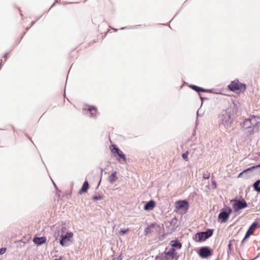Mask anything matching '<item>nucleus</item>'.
Instances as JSON below:
<instances>
[{"instance_id":"f257e3e1","label":"nucleus","mask_w":260,"mask_h":260,"mask_svg":"<svg viewBox=\"0 0 260 260\" xmlns=\"http://www.w3.org/2000/svg\"><path fill=\"white\" fill-rule=\"evenodd\" d=\"M237 112L236 107H230L223 111L219 115V118L220 122L225 126L229 127L233 122L234 116Z\"/></svg>"},{"instance_id":"f03ea898","label":"nucleus","mask_w":260,"mask_h":260,"mask_svg":"<svg viewBox=\"0 0 260 260\" xmlns=\"http://www.w3.org/2000/svg\"><path fill=\"white\" fill-rule=\"evenodd\" d=\"M73 233L71 232L67 231L66 228L61 229V235L60 244L62 246H68L73 241Z\"/></svg>"},{"instance_id":"7ed1b4c3","label":"nucleus","mask_w":260,"mask_h":260,"mask_svg":"<svg viewBox=\"0 0 260 260\" xmlns=\"http://www.w3.org/2000/svg\"><path fill=\"white\" fill-rule=\"evenodd\" d=\"M256 124L255 117H252L250 119L245 120L243 124L244 128L247 129L248 134L250 135L253 133L254 125Z\"/></svg>"},{"instance_id":"20e7f679","label":"nucleus","mask_w":260,"mask_h":260,"mask_svg":"<svg viewBox=\"0 0 260 260\" xmlns=\"http://www.w3.org/2000/svg\"><path fill=\"white\" fill-rule=\"evenodd\" d=\"M229 88L232 91L238 92L244 91L245 86L244 84L240 83L238 81H234L229 85Z\"/></svg>"},{"instance_id":"39448f33","label":"nucleus","mask_w":260,"mask_h":260,"mask_svg":"<svg viewBox=\"0 0 260 260\" xmlns=\"http://www.w3.org/2000/svg\"><path fill=\"white\" fill-rule=\"evenodd\" d=\"M213 234V230H208L204 232H200L196 234V237L198 238V241H203L211 237Z\"/></svg>"},{"instance_id":"423d86ee","label":"nucleus","mask_w":260,"mask_h":260,"mask_svg":"<svg viewBox=\"0 0 260 260\" xmlns=\"http://www.w3.org/2000/svg\"><path fill=\"white\" fill-rule=\"evenodd\" d=\"M166 260H177L178 256L174 248H171L169 250L165 252Z\"/></svg>"},{"instance_id":"0eeeda50","label":"nucleus","mask_w":260,"mask_h":260,"mask_svg":"<svg viewBox=\"0 0 260 260\" xmlns=\"http://www.w3.org/2000/svg\"><path fill=\"white\" fill-rule=\"evenodd\" d=\"M247 206V203L244 201H235L233 205V208L235 212L243 209Z\"/></svg>"},{"instance_id":"6e6552de","label":"nucleus","mask_w":260,"mask_h":260,"mask_svg":"<svg viewBox=\"0 0 260 260\" xmlns=\"http://www.w3.org/2000/svg\"><path fill=\"white\" fill-rule=\"evenodd\" d=\"M175 208L178 210H181L185 213L188 208V204L185 201H179L175 203Z\"/></svg>"},{"instance_id":"1a4fd4ad","label":"nucleus","mask_w":260,"mask_h":260,"mask_svg":"<svg viewBox=\"0 0 260 260\" xmlns=\"http://www.w3.org/2000/svg\"><path fill=\"white\" fill-rule=\"evenodd\" d=\"M231 212L232 209L230 208L228 209V212L222 211L220 212L218 215V219L220 220V222H225L228 220Z\"/></svg>"},{"instance_id":"9d476101","label":"nucleus","mask_w":260,"mask_h":260,"mask_svg":"<svg viewBox=\"0 0 260 260\" xmlns=\"http://www.w3.org/2000/svg\"><path fill=\"white\" fill-rule=\"evenodd\" d=\"M199 255L202 258H206L211 255V251L207 247H202L200 249Z\"/></svg>"},{"instance_id":"9b49d317","label":"nucleus","mask_w":260,"mask_h":260,"mask_svg":"<svg viewBox=\"0 0 260 260\" xmlns=\"http://www.w3.org/2000/svg\"><path fill=\"white\" fill-rule=\"evenodd\" d=\"M257 225V223L255 222L253 223L251 226L248 229V231H247L245 237L244 238L242 242L245 241L246 239L249 238L250 236L253 233V231L255 230L256 227Z\"/></svg>"},{"instance_id":"f8f14e48","label":"nucleus","mask_w":260,"mask_h":260,"mask_svg":"<svg viewBox=\"0 0 260 260\" xmlns=\"http://www.w3.org/2000/svg\"><path fill=\"white\" fill-rule=\"evenodd\" d=\"M111 151L114 153H116L121 158L123 159L124 160H125V155L119 149L118 147H116L115 146H112L111 147Z\"/></svg>"},{"instance_id":"ddd939ff","label":"nucleus","mask_w":260,"mask_h":260,"mask_svg":"<svg viewBox=\"0 0 260 260\" xmlns=\"http://www.w3.org/2000/svg\"><path fill=\"white\" fill-rule=\"evenodd\" d=\"M155 206V203L153 201L148 202L145 205L144 209L146 211L152 210Z\"/></svg>"},{"instance_id":"4468645a","label":"nucleus","mask_w":260,"mask_h":260,"mask_svg":"<svg viewBox=\"0 0 260 260\" xmlns=\"http://www.w3.org/2000/svg\"><path fill=\"white\" fill-rule=\"evenodd\" d=\"M117 172L115 171L109 177L108 180L110 183H113L117 180Z\"/></svg>"},{"instance_id":"2eb2a0df","label":"nucleus","mask_w":260,"mask_h":260,"mask_svg":"<svg viewBox=\"0 0 260 260\" xmlns=\"http://www.w3.org/2000/svg\"><path fill=\"white\" fill-rule=\"evenodd\" d=\"M89 184L87 181H85L83 184L82 187L79 190V193L82 194V193L86 192L88 188Z\"/></svg>"},{"instance_id":"dca6fc26","label":"nucleus","mask_w":260,"mask_h":260,"mask_svg":"<svg viewBox=\"0 0 260 260\" xmlns=\"http://www.w3.org/2000/svg\"><path fill=\"white\" fill-rule=\"evenodd\" d=\"M34 242L36 244H41L45 243V238L44 237L36 238L34 239Z\"/></svg>"},{"instance_id":"f3484780","label":"nucleus","mask_w":260,"mask_h":260,"mask_svg":"<svg viewBox=\"0 0 260 260\" xmlns=\"http://www.w3.org/2000/svg\"><path fill=\"white\" fill-rule=\"evenodd\" d=\"M259 167H260V164L258 165L255 166H252V167H250V168L247 169L246 170H244L242 172L240 173L239 175H238V177H240L243 173H244L247 171H251L253 169H255L256 168H259Z\"/></svg>"},{"instance_id":"a211bd4d","label":"nucleus","mask_w":260,"mask_h":260,"mask_svg":"<svg viewBox=\"0 0 260 260\" xmlns=\"http://www.w3.org/2000/svg\"><path fill=\"white\" fill-rule=\"evenodd\" d=\"M61 235V229L60 228H56V230L54 233V237L55 239L57 240L59 237H60Z\"/></svg>"},{"instance_id":"6ab92c4d","label":"nucleus","mask_w":260,"mask_h":260,"mask_svg":"<svg viewBox=\"0 0 260 260\" xmlns=\"http://www.w3.org/2000/svg\"><path fill=\"white\" fill-rule=\"evenodd\" d=\"M253 187L255 190H256L257 191H260V180L256 181L254 184H253Z\"/></svg>"},{"instance_id":"aec40b11","label":"nucleus","mask_w":260,"mask_h":260,"mask_svg":"<svg viewBox=\"0 0 260 260\" xmlns=\"http://www.w3.org/2000/svg\"><path fill=\"white\" fill-rule=\"evenodd\" d=\"M190 87L193 89H194V90L198 91V92H200V91H203V92H204V91H206V90L203 88H202L201 87H199L198 86H197L196 85H190Z\"/></svg>"},{"instance_id":"412c9836","label":"nucleus","mask_w":260,"mask_h":260,"mask_svg":"<svg viewBox=\"0 0 260 260\" xmlns=\"http://www.w3.org/2000/svg\"><path fill=\"white\" fill-rule=\"evenodd\" d=\"M129 231V229H126V230L121 229L118 232V235L123 236L125 234H127Z\"/></svg>"},{"instance_id":"4be33fe9","label":"nucleus","mask_w":260,"mask_h":260,"mask_svg":"<svg viewBox=\"0 0 260 260\" xmlns=\"http://www.w3.org/2000/svg\"><path fill=\"white\" fill-rule=\"evenodd\" d=\"M152 227H153V224H151V225L147 226V228L145 229V231H144L145 234V235H147V234L150 233V232H151V229Z\"/></svg>"},{"instance_id":"5701e85b","label":"nucleus","mask_w":260,"mask_h":260,"mask_svg":"<svg viewBox=\"0 0 260 260\" xmlns=\"http://www.w3.org/2000/svg\"><path fill=\"white\" fill-rule=\"evenodd\" d=\"M88 110L90 111L91 115L94 116L96 112V109L94 107H89Z\"/></svg>"},{"instance_id":"b1692460","label":"nucleus","mask_w":260,"mask_h":260,"mask_svg":"<svg viewBox=\"0 0 260 260\" xmlns=\"http://www.w3.org/2000/svg\"><path fill=\"white\" fill-rule=\"evenodd\" d=\"M172 248H174V247H178L179 249H180L181 247V245L180 243H178V242H174L172 244Z\"/></svg>"},{"instance_id":"393cba45","label":"nucleus","mask_w":260,"mask_h":260,"mask_svg":"<svg viewBox=\"0 0 260 260\" xmlns=\"http://www.w3.org/2000/svg\"><path fill=\"white\" fill-rule=\"evenodd\" d=\"M187 156H188V152H186L185 153H184L182 154V157L186 161H188V157H187Z\"/></svg>"},{"instance_id":"a878e982","label":"nucleus","mask_w":260,"mask_h":260,"mask_svg":"<svg viewBox=\"0 0 260 260\" xmlns=\"http://www.w3.org/2000/svg\"><path fill=\"white\" fill-rule=\"evenodd\" d=\"M92 199L94 200V201H96V200H101L102 199V196H94L92 197Z\"/></svg>"},{"instance_id":"bb28decb","label":"nucleus","mask_w":260,"mask_h":260,"mask_svg":"<svg viewBox=\"0 0 260 260\" xmlns=\"http://www.w3.org/2000/svg\"><path fill=\"white\" fill-rule=\"evenodd\" d=\"M210 177V173L206 172L203 174V178L204 179H209Z\"/></svg>"},{"instance_id":"cd10ccee","label":"nucleus","mask_w":260,"mask_h":260,"mask_svg":"<svg viewBox=\"0 0 260 260\" xmlns=\"http://www.w3.org/2000/svg\"><path fill=\"white\" fill-rule=\"evenodd\" d=\"M6 251V248H2L0 249V254H3L5 253Z\"/></svg>"},{"instance_id":"c85d7f7f","label":"nucleus","mask_w":260,"mask_h":260,"mask_svg":"<svg viewBox=\"0 0 260 260\" xmlns=\"http://www.w3.org/2000/svg\"><path fill=\"white\" fill-rule=\"evenodd\" d=\"M212 184L214 186V188H216V182H215V180H212Z\"/></svg>"},{"instance_id":"c756f323","label":"nucleus","mask_w":260,"mask_h":260,"mask_svg":"<svg viewBox=\"0 0 260 260\" xmlns=\"http://www.w3.org/2000/svg\"><path fill=\"white\" fill-rule=\"evenodd\" d=\"M113 260H121V258L120 256L117 257H114L113 258Z\"/></svg>"},{"instance_id":"7c9ffc66","label":"nucleus","mask_w":260,"mask_h":260,"mask_svg":"<svg viewBox=\"0 0 260 260\" xmlns=\"http://www.w3.org/2000/svg\"><path fill=\"white\" fill-rule=\"evenodd\" d=\"M54 260H61V258H58V259H55Z\"/></svg>"}]
</instances>
